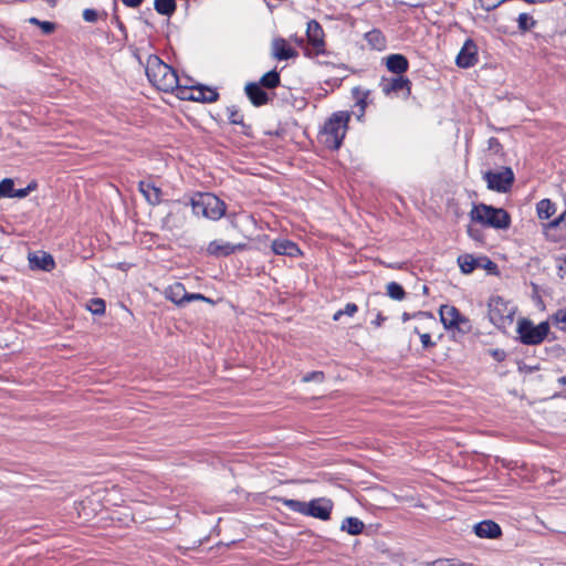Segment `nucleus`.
<instances>
[{"label": "nucleus", "instance_id": "47", "mask_svg": "<svg viewBox=\"0 0 566 566\" xmlns=\"http://www.w3.org/2000/svg\"><path fill=\"white\" fill-rule=\"evenodd\" d=\"M499 146H500V143H499V140L496 138L491 137L489 139V147L490 148H494V147H499Z\"/></svg>", "mask_w": 566, "mask_h": 566}, {"label": "nucleus", "instance_id": "12", "mask_svg": "<svg viewBox=\"0 0 566 566\" xmlns=\"http://www.w3.org/2000/svg\"><path fill=\"white\" fill-rule=\"evenodd\" d=\"M479 61L478 46L472 39H468L457 55L455 63L459 67L469 69Z\"/></svg>", "mask_w": 566, "mask_h": 566}, {"label": "nucleus", "instance_id": "41", "mask_svg": "<svg viewBox=\"0 0 566 566\" xmlns=\"http://www.w3.org/2000/svg\"><path fill=\"white\" fill-rule=\"evenodd\" d=\"M415 332L417 334H419L423 348H431V347L436 346V343L432 342L430 334H428V333L420 334L418 328H415Z\"/></svg>", "mask_w": 566, "mask_h": 566}, {"label": "nucleus", "instance_id": "21", "mask_svg": "<svg viewBox=\"0 0 566 566\" xmlns=\"http://www.w3.org/2000/svg\"><path fill=\"white\" fill-rule=\"evenodd\" d=\"M386 66L391 73L402 75L408 71L409 62L405 55L396 53L387 56Z\"/></svg>", "mask_w": 566, "mask_h": 566}, {"label": "nucleus", "instance_id": "3", "mask_svg": "<svg viewBox=\"0 0 566 566\" xmlns=\"http://www.w3.org/2000/svg\"><path fill=\"white\" fill-rule=\"evenodd\" d=\"M350 115L347 112H336L325 122L319 130L321 142L332 150L340 148L348 129Z\"/></svg>", "mask_w": 566, "mask_h": 566}, {"label": "nucleus", "instance_id": "9", "mask_svg": "<svg viewBox=\"0 0 566 566\" xmlns=\"http://www.w3.org/2000/svg\"><path fill=\"white\" fill-rule=\"evenodd\" d=\"M379 87L386 96L408 98L411 94V81L403 75L381 77Z\"/></svg>", "mask_w": 566, "mask_h": 566}, {"label": "nucleus", "instance_id": "34", "mask_svg": "<svg viewBox=\"0 0 566 566\" xmlns=\"http://www.w3.org/2000/svg\"><path fill=\"white\" fill-rule=\"evenodd\" d=\"M228 119L231 124L242 125L243 124V115L235 106H231L227 108Z\"/></svg>", "mask_w": 566, "mask_h": 566}, {"label": "nucleus", "instance_id": "33", "mask_svg": "<svg viewBox=\"0 0 566 566\" xmlns=\"http://www.w3.org/2000/svg\"><path fill=\"white\" fill-rule=\"evenodd\" d=\"M86 307L94 315H102L105 313V302L102 298L90 300Z\"/></svg>", "mask_w": 566, "mask_h": 566}, {"label": "nucleus", "instance_id": "25", "mask_svg": "<svg viewBox=\"0 0 566 566\" xmlns=\"http://www.w3.org/2000/svg\"><path fill=\"white\" fill-rule=\"evenodd\" d=\"M458 263L461 271L465 274L473 272L478 266H480V260L475 259L471 254L460 255L458 258Z\"/></svg>", "mask_w": 566, "mask_h": 566}, {"label": "nucleus", "instance_id": "45", "mask_svg": "<svg viewBox=\"0 0 566 566\" xmlns=\"http://www.w3.org/2000/svg\"><path fill=\"white\" fill-rule=\"evenodd\" d=\"M122 2H123L126 7H129V8H138L139 6H142V3L144 2V0H122Z\"/></svg>", "mask_w": 566, "mask_h": 566}, {"label": "nucleus", "instance_id": "1", "mask_svg": "<svg viewBox=\"0 0 566 566\" xmlns=\"http://www.w3.org/2000/svg\"><path fill=\"white\" fill-rule=\"evenodd\" d=\"M145 72L148 81L159 91L172 93L178 87L176 71L155 54L148 55Z\"/></svg>", "mask_w": 566, "mask_h": 566}, {"label": "nucleus", "instance_id": "11", "mask_svg": "<svg viewBox=\"0 0 566 566\" xmlns=\"http://www.w3.org/2000/svg\"><path fill=\"white\" fill-rule=\"evenodd\" d=\"M483 179L488 188L497 192H506L514 182V172L510 167H504L500 171L489 170L484 172Z\"/></svg>", "mask_w": 566, "mask_h": 566}, {"label": "nucleus", "instance_id": "19", "mask_svg": "<svg viewBox=\"0 0 566 566\" xmlns=\"http://www.w3.org/2000/svg\"><path fill=\"white\" fill-rule=\"evenodd\" d=\"M244 90L247 96L254 106L259 107L268 104V93L262 90V86H260V84L254 82L248 83Z\"/></svg>", "mask_w": 566, "mask_h": 566}, {"label": "nucleus", "instance_id": "36", "mask_svg": "<svg viewBox=\"0 0 566 566\" xmlns=\"http://www.w3.org/2000/svg\"><path fill=\"white\" fill-rule=\"evenodd\" d=\"M554 323L558 326V328L566 332V308L565 310H558L553 315Z\"/></svg>", "mask_w": 566, "mask_h": 566}, {"label": "nucleus", "instance_id": "46", "mask_svg": "<svg viewBox=\"0 0 566 566\" xmlns=\"http://www.w3.org/2000/svg\"><path fill=\"white\" fill-rule=\"evenodd\" d=\"M386 321V317L381 315V313H378L376 318L373 321V324L376 326V327H379L381 326V324Z\"/></svg>", "mask_w": 566, "mask_h": 566}, {"label": "nucleus", "instance_id": "29", "mask_svg": "<svg viewBox=\"0 0 566 566\" xmlns=\"http://www.w3.org/2000/svg\"><path fill=\"white\" fill-rule=\"evenodd\" d=\"M387 295L395 301H402L406 296L403 287L397 282H390L386 286Z\"/></svg>", "mask_w": 566, "mask_h": 566}, {"label": "nucleus", "instance_id": "7", "mask_svg": "<svg viewBox=\"0 0 566 566\" xmlns=\"http://www.w3.org/2000/svg\"><path fill=\"white\" fill-rule=\"evenodd\" d=\"M548 332L549 324L547 322H542L538 325H534L525 318L518 322L517 333L521 342L525 345L541 344L546 338Z\"/></svg>", "mask_w": 566, "mask_h": 566}, {"label": "nucleus", "instance_id": "37", "mask_svg": "<svg viewBox=\"0 0 566 566\" xmlns=\"http://www.w3.org/2000/svg\"><path fill=\"white\" fill-rule=\"evenodd\" d=\"M175 91H177V96L181 99H186V101H192V98L188 97L189 95L191 94H195V86L192 87H182L179 83H178V87L175 88Z\"/></svg>", "mask_w": 566, "mask_h": 566}, {"label": "nucleus", "instance_id": "54", "mask_svg": "<svg viewBox=\"0 0 566 566\" xmlns=\"http://www.w3.org/2000/svg\"><path fill=\"white\" fill-rule=\"evenodd\" d=\"M558 382H559L560 385L565 386V385H566V376H562V377H559V378H558Z\"/></svg>", "mask_w": 566, "mask_h": 566}, {"label": "nucleus", "instance_id": "42", "mask_svg": "<svg viewBox=\"0 0 566 566\" xmlns=\"http://www.w3.org/2000/svg\"><path fill=\"white\" fill-rule=\"evenodd\" d=\"M83 19L86 22H96L98 19V12L94 9H85L83 11Z\"/></svg>", "mask_w": 566, "mask_h": 566}, {"label": "nucleus", "instance_id": "6", "mask_svg": "<svg viewBox=\"0 0 566 566\" xmlns=\"http://www.w3.org/2000/svg\"><path fill=\"white\" fill-rule=\"evenodd\" d=\"M488 306L489 318L497 328L505 329L513 323L515 310L503 297L492 296Z\"/></svg>", "mask_w": 566, "mask_h": 566}, {"label": "nucleus", "instance_id": "8", "mask_svg": "<svg viewBox=\"0 0 566 566\" xmlns=\"http://www.w3.org/2000/svg\"><path fill=\"white\" fill-rule=\"evenodd\" d=\"M439 313L446 329H457L462 334L471 331L469 318L463 316L455 306L441 305Z\"/></svg>", "mask_w": 566, "mask_h": 566}, {"label": "nucleus", "instance_id": "24", "mask_svg": "<svg viewBox=\"0 0 566 566\" xmlns=\"http://www.w3.org/2000/svg\"><path fill=\"white\" fill-rule=\"evenodd\" d=\"M364 523L357 517H346L342 522L340 530L347 532L350 535H358L364 531Z\"/></svg>", "mask_w": 566, "mask_h": 566}, {"label": "nucleus", "instance_id": "26", "mask_svg": "<svg viewBox=\"0 0 566 566\" xmlns=\"http://www.w3.org/2000/svg\"><path fill=\"white\" fill-rule=\"evenodd\" d=\"M536 211L539 219L546 220L555 213V205L549 199H542L536 205Z\"/></svg>", "mask_w": 566, "mask_h": 566}, {"label": "nucleus", "instance_id": "40", "mask_svg": "<svg viewBox=\"0 0 566 566\" xmlns=\"http://www.w3.org/2000/svg\"><path fill=\"white\" fill-rule=\"evenodd\" d=\"M470 238H472L475 241L483 242L484 234L483 231L479 228H475L473 226H469L467 230Z\"/></svg>", "mask_w": 566, "mask_h": 566}, {"label": "nucleus", "instance_id": "27", "mask_svg": "<svg viewBox=\"0 0 566 566\" xmlns=\"http://www.w3.org/2000/svg\"><path fill=\"white\" fill-rule=\"evenodd\" d=\"M154 7L159 14L168 17L172 15L177 8L175 0H155Z\"/></svg>", "mask_w": 566, "mask_h": 566}, {"label": "nucleus", "instance_id": "43", "mask_svg": "<svg viewBox=\"0 0 566 566\" xmlns=\"http://www.w3.org/2000/svg\"><path fill=\"white\" fill-rule=\"evenodd\" d=\"M192 301L211 302V300L206 297L203 294H200V293H187V304L192 302Z\"/></svg>", "mask_w": 566, "mask_h": 566}, {"label": "nucleus", "instance_id": "55", "mask_svg": "<svg viewBox=\"0 0 566 566\" xmlns=\"http://www.w3.org/2000/svg\"><path fill=\"white\" fill-rule=\"evenodd\" d=\"M117 23H118V27H119V28H122V27H123V23H122V22L117 21Z\"/></svg>", "mask_w": 566, "mask_h": 566}, {"label": "nucleus", "instance_id": "35", "mask_svg": "<svg viewBox=\"0 0 566 566\" xmlns=\"http://www.w3.org/2000/svg\"><path fill=\"white\" fill-rule=\"evenodd\" d=\"M357 311L358 306L355 303H347L343 310H339L334 314L333 319L338 321L342 315L353 316Z\"/></svg>", "mask_w": 566, "mask_h": 566}, {"label": "nucleus", "instance_id": "51", "mask_svg": "<svg viewBox=\"0 0 566 566\" xmlns=\"http://www.w3.org/2000/svg\"><path fill=\"white\" fill-rule=\"evenodd\" d=\"M499 0H482L483 3V8L486 10V6L492 3V2H497Z\"/></svg>", "mask_w": 566, "mask_h": 566}, {"label": "nucleus", "instance_id": "16", "mask_svg": "<svg viewBox=\"0 0 566 566\" xmlns=\"http://www.w3.org/2000/svg\"><path fill=\"white\" fill-rule=\"evenodd\" d=\"M272 55L279 61L289 60L297 56V52L292 49L283 38H276L272 41Z\"/></svg>", "mask_w": 566, "mask_h": 566}, {"label": "nucleus", "instance_id": "48", "mask_svg": "<svg viewBox=\"0 0 566 566\" xmlns=\"http://www.w3.org/2000/svg\"><path fill=\"white\" fill-rule=\"evenodd\" d=\"M558 269L559 271L562 272H565L566 273V258L562 259L559 264H558Z\"/></svg>", "mask_w": 566, "mask_h": 566}, {"label": "nucleus", "instance_id": "15", "mask_svg": "<svg viewBox=\"0 0 566 566\" xmlns=\"http://www.w3.org/2000/svg\"><path fill=\"white\" fill-rule=\"evenodd\" d=\"M138 190L150 206H158L161 203L163 190L157 187L150 179L140 180L138 182Z\"/></svg>", "mask_w": 566, "mask_h": 566}, {"label": "nucleus", "instance_id": "4", "mask_svg": "<svg viewBox=\"0 0 566 566\" xmlns=\"http://www.w3.org/2000/svg\"><path fill=\"white\" fill-rule=\"evenodd\" d=\"M192 212L207 219L220 220L227 211V205L210 192H198L190 199Z\"/></svg>", "mask_w": 566, "mask_h": 566}, {"label": "nucleus", "instance_id": "28", "mask_svg": "<svg viewBox=\"0 0 566 566\" xmlns=\"http://www.w3.org/2000/svg\"><path fill=\"white\" fill-rule=\"evenodd\" d=\"M280 74L275 70H271L260 78L258 84L265 88H275L280 85Z\"/></svg>", "mask_w": 566, "mask_h": 566}, {"label": "nucleus", "instance_id": "22", "mask_svg": "<svg viewBox=\"0 0 566 566\" xmlns=\"http://www.w3.org/2000/svg\"><path fill=\"white\" fill-rule=\"evenodd\" d=\"M188 97L192 98L193 102L213 103L218 101L219 93L216 88L197 85L195 86V94H191Z\"/></svg>", "mask_w": 566, "mask_h": 566}, {"label": "nucleus", "instance_id": "30", "mask_svg": "<svg viewBox=\"0 0 566 566\" xmlns=\"http://www.w3.org/2000/svg\"><path fill=\"white\" fill-rule=\"evenodd\" d=\"M28 22L30 24L38 25L41 29L42 33L45 34V35H49V34L53 33L55 31V29H56V24L55 23L50 22V21H41V20H39L38 18H34V17L29 18Z\"/></svg>", "mask_w": 566, "mask_h": 566}, {"label": "nucleus", "instance_id": "20", "mask_svg": "<svg viewBox=\"0 0 566 566\" xmlns=\"http://www.w3.org/2000/svg\"><path fill=\"white\" fill-rule=\"evenodd\" d=\"M272 251L277 255L298 256L301 250L296 243L291 240L280 239L272 242Z\"/></svg>", "mask_w": 566, "mask_h": 566}, {"label": "nucleus", "instance_id": "2", "mask_svg": "<svg viewBox=\"0 0 566 566\" xmlns=\"http://www.w3.org/2000/svg\"><path fill=\"white\" fill-rule=\"evenodd\" d=\"M276 502L282 503L292 512L318 518L322 521H328L334 507L332 500L327 497L313 499L310 502H303L293 499L275 497Z\"/></svg>", "mask_w": 566, "mask_h": 566}, {"label": "nucleus", "instance_id": "53", "mask_svg": "<svg viewBox=\"0 0 566 566\" xmlns=\"http://www.w3.org/2000/svg\"><path fill=\"white\" fill-rule=\"evenodd\" d=\"M565 216H566V214L564 213V214H562L558 219H556V220L553 222V226H557L562 220H564V219H565Z\"/></svg>", "mask_w": 566, "mask_h": 566}, {"label": "nucleus", "instance_id": "38", "mask_svg": "<svg viewBox=\"0 0 566 566\" xmlns=\"http://www.w3.org/2000/svg\"><path fill=\"white\" fill-rule=\"evenodd\" d=\"M36 188V184L35 182H31L25 188H22V189H14L13 188V192H12V198H25L32 190H34Z\"/></svg>", "mask_w": 566, "mask_h": 566}, {"label": "nucleus", "instance_id": "23", "mask_svg": "<svg viewBox=\"0 0 566 566\" xmlns=\"http://www.w3.org/2000/svg\"><path fill=\"white\" fill-rule=\"evenodd\" d=\"M365 40L373 50L381 51L386 48V38L378 29L365 33Z\"/></svg>", "mask_w": 566, "mask_h": 566}, {"label": "nucleus", "instance_id": "49", "mask_svg": "<svg viewBox=\"0 0 566 566\" xmlns=\"http://www.w3.org/2000/svg\"><path fill=\"white\" fill-rule=\"evenodd\" d=\"M293 41H294L297 45H300V46H303V45H304V39H302V38H300V39H298V38H294V39H293Z\"/></svg>", "mask_w": 566, "mask_h": 566}, {"label": "nucleus", "instance_id": "10", "mask_svg": "<svg viewBox=\"0 0 566 566\" xmlns=\"http://www.w3.org/2000/svg\"><path fill=\"white\" fill-rule=\"evenodd\" d=\"M307 46L305 55L315 56L325 52L324 31L316 20H310L306 28Z\"/></svg>", "mask_w": 566, "mask_h": 566}, {"label": "nucleus", "instance_id": "5", "mask_svg": "<svg viewBox=\"0 0 566 566\" xmlns=\"http://www.w3.org/2000/svg\"><path fill=\"white\" fill-rule=\"evenodd\" d=\"M470 218L471 221L494 229H507L511 224L510 214L504 209L485 203L474 205Z\"/></svg>", "mask_w": 566, "mask_h": 566}, {"label": "nucleus", "instance_id": "13", "mask_svg": "<svg viewBox=\"0 0 566 566\" xmlns=\"http://www.w3.org/2000/svg\"><path fill=\"white\" fill-rule=\"evenodd\" d=\"M244 248L245 244L243 243L231 244L230 242L222 240H213L208 244L207 253L216 258L229 256L235 251L243 250Z\"/></svg>", "mask_w": 566, "mask_h": 566}, {"label": "nucleus", "instance_id": "50", "mask_svg": "<svg viewBox=\"0 0 566 566\" xmlns=\"http://www.w3.org/2000/svg\"><path fill=\"white\" fill-rule=\"evenodd\" d=\"M485 261H486L485 268H488V269H493V268H495V266H496V265H495V263H493L492 261L486 260V259H485Z\"/></svg>", "mask_w": 566, "mask_h": 566}, {"label": "nucleus", "instance_id": "52", "mask_svg": "<svg viewBox=\"0 0 566 566\" xmlns=\"http://www.w3.org/2000/svg\"><path fill=\"white\" fill-rule=\"evenodd\" d=\"M434 564H436L437 566H448V565H447V564H448V560H436V562H434Z\"/></svg>", "mask_w": 566, "mask_h": 566}, {"label": "nucleus", "instance_id": "32", "mask_svg": "<svg viewBox=\"0 0 566 566\" xmlns=\"http://www.w3.org/2000/svg\"><path fill=\"white\" fill-rule=\"evenodd\" d=\"M14 182L11 178H4L0 181V199L12 198Z\"/></svg>", "mask_w": 566, "mask_h": 566}, {"label": "nucleus", "instance_id": "39", "mask_svg": "<svg viewBox=\"0 0 566 566\" xmlns=\"http://www.w3.org/2000/svg\"><path fill=\"white\" fill-rule=\"evenodd\" d=\"M324 380V373L323 371H311L303 376L302 381L303 382H310V381H318L322 382Z\"/></svg>", "mask_w": 566, "mask_h": 566}, {"label": "nucleus", "instance_id": "18", "mask_svg": "<svg viewBox=\"0 0 566 566\" xmlns=\"http://www.w3.org/2000/svg\"><path fill=\"white\" fill-rule=\"evenodd\" d=\"M187 291L182 283H174L165 290V297L179 307L187 305Z\"/></svg>", "mask_w": 566, "mask_h": 566}, {"label": "nucleus", "instance_id": "17", "mask_svg": "<svg viewBox=\"0 0 566 566\" xmlns=\"http://www.w3.org/2000/svg\"><path fill=\"white\" fill-rule=\"evenodd\" d=\"M474 533L480 538H497L502 531L497 523L491 520L482 521L474 525Z\"/></svg>", "mask_w": 566, "mask_h": 566}, {"label": "nucleus", "instance_id": "14", "mask_svg": "<svg viewBox=\"0 0 566 566\" xmlns=\"http://www.w3.org/2000/svg\"><path fill=\"white\" fill-rule=\"evenodd\" d=\"M30 269L51 272L55 268L53 256L44 251L31 252L28 255Z\"/></svg>", "mask_w": 566, "mask_h": 566}, {"label": "nucleus", "instance_id": "44", "mask_svg": "<svg viewBox=\"0 0 566 566\" xmlns=\"http://www.w3.org/2000/svg\"><path fill=\"white\" fill-rule=\"evenodd\" d=\"M417 316H428V317H432L431 314L427 313V312H418V313H415V314H409L407 312H405L401 316V319L402 322H407L409 321L410 318L412 317H417Z\"/></svg>", "mask_w": 566, "mask_h": 566}, {"label": "nucleus", "instance_id": "31", "mask_svg": "<svg viewBox=\"0 0 566 566\" xmlns=\"http://www.w3.org/2000/svg\"><path fill=\"white\" fill-rule=\"evenodd\" d=\"M517 24L520 31L525 33L535 27L536 21L528 13H521L517 18Z\"/></svg>", "mask_w": 566, "mask_h": 566}]
</instances>
